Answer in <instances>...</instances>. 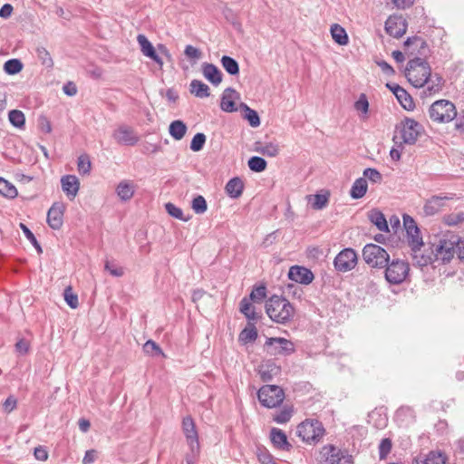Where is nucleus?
<instances>
[{"label":"nucleus","instance_id":"obj_1","mask_svg":"<svg viewBox=\"0 0 464 464\" xmlns=\"http://www.w3.org/2000/svg\"><path fill=\"white\" fill-rule=\"evenodd\" d=\"M403 227L406 231V240L408 246L411 247L412 251L413 258L416 259V263L420 266H426L430 258L425 257L421 256L420 259H418V253L420 251V248L423 246V240L420 235V230L418 227L415 220L409 215H403Z\"/></svg>","mask_w":464,"mask_h":464},{"label":"nucleus","instance_id":"obj_2","mask_svg":"<svg viewBox=\"0 0 464 464\" xmlns=\"http://www.w3.org/2000/svg\"><path fill=\"white\" fill-rule=\"evenodd\" d=\"M266 312L272 321L286 324L294 316L295 309L285 297L273 295L266 303Z\"/></svg>","mask_w":464,"mask_h":464},{"label":"nucleus","instance_id":"obj_3","mask_svg":"<svg viewBox=\"0 0 464 464\" xmlns=\"http://www.w3.org/2000/svg\"><path fill=\"white\" fill-rule=\"evenodd\" d=\"M408 81L416 88H421L430 76V66L421 57L411 59L405 69Z\"/></svg>","mask_w":464,"mask_h":464},{"label":"nucleus","instance_id":"obj_4","mask_svg":"<svg viewBox=\"0 0 464 464\" xmlns=\"http://www.w3.org/2000/svg\"><path fill=\"white\" fill-rule=\"evenodd\" d=\"M296 434L303 441L317 443L324 434V428L317 420H306L297 426Z\"/></svg>","mask_w":464,"mask_h":464},{"label":"nucleus","instance_id":"obj_5","mask_svg":"<svg viewBox=\"0 0 464 464\" xmlns=\"http://www.w3.org/2000/svg\"><path fill=\"white\" fill-rule=\"evenodd\" d=\"M430 118L437 122H450L457 116L454 103L448 100L434 102L429 110Z\"/></svg>","mask_w":464,"mask_h":464},{"label":"nucleus","instance_id":"obj_6","mask_svg":"<svg viewBox=\"0 0 464 464\" xmlns=\"http://www.w3.org/2000/svg\"><path fill=\"white\" fill-rule=\"evenodd\" d=\"M362 257L372 267L384 268L390 260L387 251L375 244H367L362 249Z\"/></svg>","mask_w":464,"mask_h":464},{"label":"nucleus","instance_id":"obj_7","mask_svg":"<svg viewBox=\"0 0 464 464\" xmlns=\"http://www.w3.org/2000/svg\"><path fill=\"white\" fill-rule=\"evenodd\" d=\"M257 398L262 406L272 409L284 401L285 392L277 385H264L258 390Z\"/></svg>","mask_w":464,"mask_h":464},{"label":"nucleus","instance_id":"obj_8","mask_svg":"<svg viewBox=\"0 0 464 464\" xmlns=\"http://www.w3.org/2000/svg\"><path fill=\"white\" fill-rule=\"evenodd\" d=\"M456 243H458L457 235L454 234H449L440 238L439 243L434 246L433 253L436 259L441 260L443 263L450 262L456 254Z\"/></svg>","mask_w":464,"mask_h":464},{"label":"nucleus","instance_id":"obj_9","mask_svg":"<svg viewBox=\"0 0 464 464\" xmlns=\"http://www.w3.org/2000/svg\"><path fill=\"white\" fill-rule=\"evenodd\" d=\"M320 461L326 464H353V457L334 445H324L319 452Z\"/></svg>","mask_w":464,"mask_h":464},{"label":"nucleus","instance_id":"obj_10","mask_svg":"<svg viewBox=\"0 0 464 464\" xmlns=\"http://www.w3.org/2000/svg\"><path fill=\"white\" fill-rule=\"evenodd\" d=\"M385 278L392 285L402 283L409 274L408 263L396 259L385 266Z\"/></svg>","mask_w":464,"mask_h":464},{"label":"nucleus","instance_id":"obj_11","mask_svg":"<svg viewBox=\"0 0 464 464\" xmlns=\"http://www.w3.org/2000/svg\"><path fill=\"white\" fill-rule=\"evenodd\" d=\"M266 353L273 356L289 355L295 352L294 343L285 338H267L265 343Z\"/></svg>","mask_w":464,"mask_h":464},{"label":"nucleus","instance_id":"obj_12","mask_svg":"<svg viewBox=\"0 0 464 464\" xmlns=\"http://www.w3.org/2000/svg\"><path fill=\"white\" fill-rule=\"evenodd\" d=\"M358 262L356 252L353 248L343 249L334 258V266L338 272L345 273L353 270Z\"/></svg>","mask_w":464,"mask_h":464},{"label":"nucleus","instance_id":"obj_13","mask_svg":"<svg viewBox=\"0 0 464 464\" xmlns=\"http://www.w3.org/2000/svg\"><path fill=\"white\" fill-rule=\"evenodd\" d=\"M400 133L403 143L412 145L420 134V125L412 119H406L401 122Z\"/></svg>","mask_w":464,"mask_h":464},{"label":"nucleus","instance_id":"obj_14","mask_svg":"<svg viewBox=\"0 0 464 464\" xmlns=\"http://www.w3.org/2000/svg\"><path fill=\"white\" fill-rule=\"evenodd\" d=\"M405 51L409 56L426 57L430 50L426 42L421 37L408 38L405 43Z\"/></svg>","mask_w":464,"mask_h":464},{"label":"nucleus","instance_id":"obj_15","mask_svg":"<svg viewBox=\"0 0 464 464\" xmlns=\"http://www.w3.org/2000/svg\"><path fill=\"white\" fill-rule=\"evenodd\" d=\"M114 140L119 143L126 146H133L139 141V136L132 128L121 125L113 132Z\"/></svg>","mask_w":464,"mask_h":464},{"label":"nucleus","instance_id":"obj_16","mask_svg":"<svg viewBox=\"0 0 464 464\" xmlns=\"http://www.w3.org/2000/svg\"><path fill=\"white\" fill-rule=\"evenodd\" d=\"M385 30L391 36L399 38L406 33V21L402 16H390L385 22Z\"/></svg>","mask_w":464,"mask_h":464},{"label":"nucleus","instance_id":"obj_17","mask_svg":"<svg viewBox=\"0 0 464 464\" xmlns=\"http://www.w3.org/2000/svg\"><path fill=\"white\" fill-rule=\"evenodd\" d=\"M64 205L62 202H55L47 212V223L53 229H59L63 226Z\"/></svg>","mask_w":464,"mask_h":464},{"label":"nucleus","instance_id":"obj_18","mask_svg":"<svg viewBox=\"0 0 464 464\" xmlns=\"http://www.w3.org/2000/svg\"><path fill=\"white\" fill-rule=\"evenodd\" d=\"M257 372L264 382H268L280 374L281 367L271 360L263 361L258 366Z\"/></svg>","mask_w":464,"mask_h":464},{"label":"nucleus","instance_id":"obj_19","mask_svg":"<svg viewBox=\"0 0 464 464\" xmlns=\"http://www.w3.org/2000/svg\"><path fill=\"white\" fill-rule=\"evenodd\" d=\"M182 429L186 436L188 447L192 448L193 450H196L198 448V444L199 443L194 420L190 417L184 418L182 421Z\"/></svg>","mask_w":464,"mask_h":464},{"label":"nucleus","instance_id":"obj_20","mask_svg":"<svg viewBox=\"0 0 464 464\" xmlns=\"http://www.w3.org/2000/svg\"><path fill=\"white\" fill-rule=\"evenodd\" d=\"M138 44H140V51L143 53V55L150 58L153 60L160 67H162L163 61L162 59L157 54L154 46L148 40V38L144 34H138L137 36Z\"/></svg>","mask_w":464,"mask_h":464},{"label":"nucleus","instance_id":"obj_21","mask_svg":"<svg viewBox=\"0 0 464 464\" xmlns=\"http://www.w3.org/2000/svg\"><path fill=\"white\" fill-rule=\"evenodd\" d=\"M288 276L292 281L303 285H308L314 280V274L311 270L298 266H292L289 269Z\"/></svg>","mask_w":464,"mask_h":464},{"label":"nucleus","instance_id":"obj_22","mask_svg":"<svg viewBox=\"0 0 464 464\" xmlns=\"http://www.w3.org/2000/svg\"><path fill=\"white\" fill-rule=\"evenodd\" d=\"M61 185L63 191L66 194L67 198L73 199L79 191L80 182L74 175H65L61 179Z\"/></svg>","mask_w":464,"mask_h":464},{"label":"nucleus","instance_id":"obj_23","mask_svg":"<svg viewBox=\"0 0 464 464\" xmlns=\"http://www.w3.org/2000/svg\"><path fill=\"white\" fill-rule=\"evenodd\" d=\"M270 440L274 447L280 450H290L292 445L288 442L285 433L277 428H272Z\"/></svg>","mask_w":464,"mask_h":464},{"label":"nucleus","instance_id":"obj_24","mask_svg":"<svg viewBox=\"0 0 464 464\" xmlns=\"http://www.w3.org/2000/svg\"><path fill=\"white\" fill-rule=\"evenodd\" d=\"M237 98H238V93L232 88H227L221 97V110L227 112L236 111L237 110L235 104Z\"/></svg>","mask_w":464,"mask_h":464},{"label":"nucleus","instance_id":"obj_25","mask_svg":"<svg viewBox=\"0 0 464 464\" xmlns=\"http://www.w3.org/2000/svg\"><path fill=\"white\" fill-rule=\"evenodd\" d=\"M202 73L204 77L213 85H218L222 82V72L213 63H205L202 64Z\"/></svg>","mask_w":464,"mask_h":464},{"label":"nucleus","instance_id":"obj_26","mask_svg":"<svg viewBox=\"0 0 464 464\" xmlns=\"http://www.w3.org/2000/svg\"><path fill=\"white\" fill-rule=\"evenodd\" d=\"M115 191L121 201H128L134 195L135 186L132 181L123 179L117 185Z\"/></svg>","mask_w":464,"mask_h":464},{"label":"nucleus","instance_id":"obj_27","mask_svg":"<svg viewBox=\"0 0 464 464\" xmlns=\"http://www.w3.org/2000/svg\"><path fill=\"white\" fill-rule=\"evenodd\" d=\"M368 218H369V220L374 226H376V227L380 231H382V232H388L389 231V227H388V224H387V220H386L384 215L382 214V212H381L380 210H378V209L371 210L369 212V214H368Z\"/></svg>","mask_w":464,"mask_h":464},{"label":"nucleus","instance_id":"obj_28","mask_svg":"<svg viewBox=\"0 0 464 464\" xmlns=\"http://www.w3.org/2000/svg\"><path fill=\"white\" fill-rule=\"evenodd\" d=\"M244 188L243 181L239 178L231 179L226 185L227 194L233 198H237L242 195Z\"/></svg>","mask_w":464,"mask_h":464},{"label":"nucleus","instance_id":"obj_29","mask_svg":"<svg viewBox=\"0 0 464 464\" xmlns=\"http://www.w3.org/2000/svg\"><path fill=\"white\" fill-rule=\"evenodd\" d=\"M331 35L334 41L340 45H346L349 43V38L346 31L343 26L338 24L331 25Z\"/></svg>","mask_w":464,"mask_h":464},{"label":"nucleus","instance_id":"obj_30","mask_svg":"<svg viewBox=\"0 0 464 464\" xmlns=\"http://www.w3.org/2000/svg\"><path fill=\"white\" fill-rule=\"evenodd\" d=\"M368 185L364 178H359L353 182L350 195L353 198H362L367 192Z\"/></svg>","mask_w":464,"mask_h":464},{"label":"nucleus","instance_id":"obj_31","mask_svg":"<svg viewBox=\"0 0 464 464\" xmlns=\"http://www.w3.org/2000/svg\"><path fill=\"white\" fill-rule=\"evenodd\" d=\"M187 129L182 121L176 120L169 124V132L174 140H180L185 136Z\"/></svg>","mask_w":464,"mask_h":464},{"label":"nucleus","instance_id":"obj_32","mask_svg":"<svg viewBox=\"0 0 464 464\" xmlns=\"http://www.w3.org/2000/svg\"><path fill=\"white\" fill-rule=\"evenodd\" d=\"M190 92L198 98H207L210 95L209 87L198 80L191 81Z\"/></svg>","mask_w":464,"mask_h":464},{"label":"nucleus","instance_id":"obj_33","mask_svg":"<svg viewBox=\"0 0 464 464\" xmlns=\"http://www.w3.org/2000/svg\"><path fill=\"white\" fill-rule=\"evenodd\" d=\"M395 96L401 105L406 110H412L414 107L413 100L410 94L401 87L395 88Z\"/></svg>","mask_w":464,"mask_h":464},{"label":"nucleus","instance_id":"obj_34","mask_svg":"<svg viewBox=\"0 0 464 464\" xmlns=\"http://www.w3.org/2000/svg\"><path fill=\"white\" fill-rule=\"evenodd\" d=\"M293 415V408L284 406L279 411L273 414V420L278 424H284L290 420Z\"/></svg>","mask_w":464,"mask_h":464},{"label":"nucleus","instance_id":"obj_35","mask_svg":"<svg viewBox=\"0 0 464 464\" xmlns=\"http://www.w3.org/2000/svg\"><path fill=\"white\" fill-rule=\"evenodd\" d=\"M443 83L444 81L442 77H440L439 74L432 75L430 73V76L425 84L427 85V90L430 93H436L441 90Z\"/></svg>","mask_w":464,"mask_h":464},{"label":"nucleus","instance_id":"obj_36","mask_svg":"<svg viewBox=\"0 0 464 464\" xmlns=\"http://www.w3.org/2000/svg\"><path fill=\"white\" fill-rule=\"evenodd\" d=\"M257 152L267 156V157H276L280 152V146L279 144L276 142H267L265 144H262L260 147L257 148Z\"/></svg>","mask_w":464,"mask_h":464},{"label":"nucleus","instance_id":"obj_37","mask_svg":"<svg viewBox=\"0 0 464 464\" xmlns=\"http://www.w3.org/2000/svg\"><path fill=\"white\" fill-rule=\"evenodd\" d=\"M221 64L223 68L231 75H237L239 72L238 63L232 57L224 55L221 58Z\"/></svg>","mask_w":464,"mask_h":464},{"label":"nucleus","instance_id":"obj_38","mask_svg":"<svg viewBox=\"0 0 464 464\" xmlns=\"http://www.w3.org/2000/svg\"><path fill=\"white\" fill-rule=\"evenodd\" d=\"M0 194L14 198L17 196V189L12 183L0 177Z\"/></svg>","mask_w":464,"mask_h":464},{"label":"nucleus","instance_id":"obj_39","mask_svg":"<svg viewBox=\"0 0 464 464\" xmlns=\"http://www.w3.org/2000/svg\"><path fill=\"white\" fill-rule=\"evenodd\" d=\"M36 54L38 59L41 61V63L47 69H52L53 67V61L51 57L50 53L43 46H39L36 48Z\"/></svg>","mask_w":464,"mask_h":464},{"label":"nucleus","instance_id":"obj_40","mask_svg":"<svg viewBox=\"0 0 464 464\" xmlns=\"http://www.w3.org/2000/svg\"><path fill=\"white\" fill-rule=\"evenodd\" d=\"M240 312L249 320H256L257 317L256 315L253 305L250 303V299L244 297L240 302Z\"/></svg>","mask_w":464,"mask_h":464},{"label":"nucleus","instance_id":"obj_41","mask_svg":"<svg viewBox=\"0 0 464 464\" xmlns=\"http://www.w3.org/2000/svg\"><path fill=\"white\" fill-rule=\"evenodd\" d=\"M9 121L16 128H23L25 124L24 114L18 110H12L8 114Z\"/></svg>","mask_w":464,"mask_h":464},{"label":"nucleus","instance_id":"obj_42","mask_svg":"<svg viewBox=\"0 0 464 464\" xmlns=\"http://www.w3.org/2000/svg\"><path fill=\"white\" fill-rule=\"evenodd\" d=\"M241 108L245 110V118L248 121L250 126L256 128L260 125V119L255 110L250 109L246 104L241 103Z\"/></svg>","mask_w":464,"mask_h":464},{"label":"nucleus","instance_id":"obj_43","mask_svg":"<svg viewBox=\"0 0 464 464\" xmlns=\"http://www.w3.org/2000/svg\"><path fill=\"white\" fill-rule=\"evenodd\" d=\"M257 338V331L255 326L245 328L239 334V341L243 343L254 342Z\"/></svg>","mask_w":464,"mask_h":464},{"label":"nucleus","instance_id":"obj_44","mask_svg":"<svg viewBox=\"0 0 464 464\" xmlns=\"http://www.w3.org/2000/svg\"><path fill=\"white\" fill-rule=\"evenodd\" d=\"M78 171L82 175H87L92 169V163L88 155L83 154L78 158L77 160Z\"/></svg>","mask_w":464,"mask_h":464},{"label":"nucleus","instance_id":"obj_45","mask_svg":"<svg viewBox=\"0 0 464 464\" xmlns=\"http://www.w3.org/2000/svg\"><path fill=\"white\" fill-rule=\"evenodd\" d=\"M448 198L447 197L441 198L439 196H433L424 206V210L427 214L432 215L437 212L438 208L441 205L443 199Z\"/></svg>","mask_w":464,"mask_h":464},{"label":"nucleus","instance_id":"obj_46","mask_svg":"<svg viewBox=\"0 0 464 464\" xmlns=\"http://www.w3.org/2000/svg\"><path fill=\"white\" fill-rule=\"evenodd\" d=\"M266 161L258 156L251 157L248 160V167L252 171L261 172L266 168Z\"/></svg>","mask_w":464,"mask_h":464},{"label":"nucleus","instance_id":"obj_47","mask_svg":"<svg viewBox=\"0 0 464 464\" xmlns=\"http://www.w3.org/2000/svg\"><path fill=\"white\" fill-rule=\"evenodd\" d=\"M165 209L169 215L175 218H178L182 221H188L189 219L188 217L184 216L183 211L180 208L175 206L170 202L165 204Z\"/></svg>","mask_w":464,"mask_h":464},{"label":"nucleus","instance_id":"obj_48","mask_svg":"<svg viewBox=\"0 0 464 464\" xmlns=\"http://www.w3.org/2000/svg\"><path fill=\"white\" fill-rule=\"evenodd\" d=\"M308 199L311 202L313 208L314 209H322L324 208L328 202V197L323 194H316L314 196H308Z\"/></svg>","mask_w":464,"mask_h":464},{"label":"nucleus","instance_id":"obj_49","mask_svg":"<svg viewBox=\"0 0 464 464\" xmlns=\"http://www.w3.org/2000/svg\"><path fill=\"white\" fill-rule=\"evenodd\" d=\"M23 69L22 63L17 59H11L5 63L4 70L8 74H16Z\"/></svg>","mask_w":464,"mask_h":464},{"label":"nucleus","instance_id":"obj_50","mask_svg":"<svg viewBox=\"0 0 464 464\" xmlns=\"http://www.w3.org/2000/svg\"><path fill=\"white\" fill-rule=\"evenodd\" d=\"M143 352L150 356L162 355L164 353L161 348L152 340L147 341L143 345Z\"/></svg>","mask_w":464,"mask_h":464},{"label":"nucleus","instance_id":"obj_51","mask_svg":"<svg viewBox=\"0 0 464 464\" xmlns=\"http://www.w3.org/2000/svg\"><path fill=\"white\" fill-rule=\"evenodd\" d=\"M191 208L197 214L205 213L207 211L208 205L204 197L198 195L194 198L192 200Z\"/></svg>","mask_w":464,"mask_h":464},{"label":"nucleus","instance_id":"obj_52","mask_svg":"<svg viewBox=\"0 0 464 464\" xmlns=\"http://www.w3.org/2000/svg\"><path fill=\"white\" fill-rule=\"evenodd\" d=\"M446 459L440 452H430L427 457L421 461V464H445Z\"/></svg>","mask_w":464,"mask_h":464},{"label":"nucleus","instance_id":"obj_53","mask_svg":"<svg viewBox=\"0 0 464 464\" xmlns=\"http://www.w3.org/2000/svg\"><path fill=\"white\" fill-rule=\"evenodd\" d=\"M366 180L369 179L372 183H381L382 180V174L376 169L367 168L363 170V177Z\"/></svg>","mask_w":464,"mask_h":464},{"label":"nucleus","instance_id":"obj_54","mask_svg":"<svg viewBox=\"0 0 464 464\" xmlns=\"http://www.w3.org/2000/svg\"><path fill=\"white\" fill-rule=\"evenodd\" d=\"M63 295H64L65 302L71 308L75 309L78 307V305H79L78 296H77V295L72 293L71 286H68L65 288Z\"/></svg>","mask_w":464,"mask_h":464},{"label":"nucleus","instance_id":"obj_55","mask_svg":"<svg viewBox=\"0 0 464 464\" xmlns=\"http://www.w3.org/2000/svg\"><path fill=\"white\" fill-rule=\"evenodd\" d=\"M206 142V136L203 133H197L191 142H190V150L197 152L202 150L204 144Z\"/></svg>","mask_w":464,"mask_h":464},{"label":"nucleus","instance_id":"obj_56","mask_svg":"<svg viewBox=\"0 0 464 464\" xmlns=\"http://www.w3.org/2000/svg\"><path fill=\"white\" fill-rule=\"evenodd\" d=\"M104 268L108 271L112 276L121 277L124 275V269L121 266H117L113 262L106 261L104 265Z\"/></svg>","mask_w":464,"mask_h":464},{"label":"nucleus","instance_id":"obj_57","mask_svg":"<svg viewBox=\"0 0 464 464\" xmlns=\"http://www.w3.org/2000/svg\"><path fill=\"white\" fill-rule=\"evenodd\" d=\"M392 440L390 439L382 440L379 445V457L381 459H385L392 450Z\"/></svg>","mask_w":464,"mask_h":464},{"label":"nucleus","instance_id":"obj_58","mask_svg":"<svg viewBox=\"0 0 464 464\" xmlns=\"http://www.w3.org/2000/svg\"><path fill=\"white\" fill-rule=\"evenodd\" d=\"M266 295V288L264 285L256 286L250 294V300L254 302L262 301Z\"/></svg>","mask_w":464,"mask_h":464},{"label":"nucleus","instance_id":"obj_59","mask_svg":"<svg viewBox=\"0 0 464 464\" xmlns=\"http://www.w3.org/2000/svg\"><path fill=\"white\" fill-rule=\"evenodd\" d=\"M257 458L261 464H277L272 455L266 449H259Z\"/></svg>","mask_w":464,"mask_h":464},{"label":"nucleus","instance_id":"obj_60","mask_svg":"<svg viewBox=\"0 0 464 464\" xmlns=\"http://www.w3.org/2000/svg\"><path fill=\"white\" fill-rule=\"evenodd\" d=\"M29 349L30 343L24 338L19 339L14 345L15 353L19 355H25L29 352Z\"/></svg>","mask_w":464,"mask_h":464},{"label":"nucleus","instance_id":"obj_61","mask_svg":"<svg viewBox=\"0 0 464 464\" xmlns=\"http://www.w3.org/2000/svg\"><path fill=\"white\" fill-rule=\"evenodd\" d=\"M185 55L189 59L198 60L201 58V52L193 45H187L184 50Z\"/></svg>","mask_w":464,"mask_h":464},{"label":"nucleus","instance_id":"obj_62","mask_svg":"<svg viewBox=\"0 0 464 464\" xmlns=\"http://www.w3.org/2000/svg\"><path fill=\"white\" fill-rule=\"evenodd\" d=\"M354 107L357 111H360L363 113H367L368 109H369V102L364 94H361L360 98L355 102Z\"/></svg>","mask_w":464,"mask_h":464},{"label":"nucleus","instance_id":"obj_63","mask_svg":"<svg viewBox=\"0 0 464 464\" xmlns=\"http://www.w3.org/2000/svg\"><path fill=\"white\" fill-rule=\"evenodd\" d=\"M34 458L40 461H45L48 459V452L45 448L39 446L34 449Z\"/></svg>","mask_w":464,"mask_h":464},{"label":"nucleus","instance_id":"obj_64","mask_svg":"<svg viewBox=\"0 0 464 464\" xmlns=\"http://www.w3.org/2000/svg\"><path fill=\"white\" fill-rule=\"evenodd\" d=\"M457 241L458 243L455 245L456 254L459 259L464 260V237L457 236Z\"/></svg>","mask_w":464,"mask_h":464}]
</instances>
